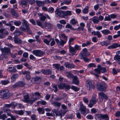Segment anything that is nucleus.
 I'll return each instance as SVG.
<instances>
[{
	"label": "nucleus",
	"mask_w": 120,
	"mask_h": 120,
	"mask_svg": "<svg viewBox=\"0 0 120 120\" xmlns=\"http://www.w3.org/2000/svg\"><path fill=\"white\" fill-rule=\"evenodd\" d=\"M0 95L2 96L1 98L6 99L9 98L12 95L11 93L9 92L7 89L3 90L0 91Z\"/></svg>",
	"instance_id": "nucleus-1"
},
{
	"label": "nucleus",
	"mask_w": 120,
	"mask_h": 120,
	"mask_svg": "<svg viewBox=\"0 0 120 120\" xmlns=\"http://www.w3.org/2000/svg\"><path fill=\"white\" fill-rule=\"evenodd\" d=\"M97 95L94 94L93 95L92 98L89 101V103L88 104V106L90 108H92L93 106L96 104L98 101V99H96Z\"/></svg>",
	"instance_id": "nucleus-2"
},
{
	"label": "nucleus",
	"mask_w": 120,
	"mask_h": 120,
	"mask_svg": "<svg viewBox=\"0 0 120 120\" xmlns=\"http://www.w3.org/2000/svg\"><path fill=\"white\" fill-rule=\"evenodd\" d=\"M97 88L99 91H105L106 88V84L104 82H102L97 85Z\"/></svg>",
	"instance_id": "nucleus-3"
},
{
	"label": "nucleus",
	"mask_w": 120,
	"mask_h": 120,
	"mask_svg": "<svg viewBox=\"0 0 120 120\" xmlns=\"http://www.w3.org/2000/svg\"><path fill=\"white\" fill-rule=\"evenodd\" d=\"M95 118L101 120H109V116L107 114H96L95 115Z\"/></svg>",
	"instance_id": "nucleus-4"
},
{
	"label": "nucleus",
	"mask_w": 120,
	"mask_h": 120,
	"mask_svg": "<svg viewBox=\"0 0 120 120\" xmlns=\"http://www.w3.org/2000/svg\"><path fill=\"white\" fill-rule=\"evenodd\" d=\"M95 85L93 82L91 81H87V86L88 90L90 91L95 88Z\"/></svg>",
	"instance_id": "nucleus-5"
},
{
	"label": "nucleus",
	"mask_w": 120,
	"mask_h": 120,
	"mask_svg": "<svg viewBox=\"0 0 120 120\" xmlns=\"http://www.w3.org/2000/svg\"><path fill=\"white\" fill-rule=\"evenodd\" d=\"M90 55V53L88 52L87 49L84 48L83 49L82 52L80 53L79 56L80 59H82L83 58V57H87L89 56Z\"/></svg>",
	"instance_id": "nucleus-6"
},
{
	"label": "nucleus",
	"mask_w": 120,
	"mask_h": 120,
	"mask_svg": "<svg viewBox=\"0 0 120 120\" xmlns=\"http://www.w3.org/2000/svg\"><path fill=\"white\" fill-rule=\"evenodd\" d=\"M32 52L34 55L38 57H42L45 54L44 51L39 50H34Z\"/></svg>",
	"instance_id": "nucleus-7"
},
{
	"label": "nucleus",
	"mask_w": 120,
	"mask_h": 120,
	"mask_svg": "<svg viewBox=\"0 0 120 120\" xmlns=\"http://www.w3.org/2000/svg\"><path fill=\"white\" fill-rule=\"evenodd\" d=\"M55 14L60 18H64V11L59 9H56L55 11Z\"/></svg>",
	"instance_id": "nucleus-8"
},
{
	"label": "nucleus",
	"mask_w": 120,
	"mask_h": 120,
	"mask_svg": "<svg viewBox=\"0 0 120 120\" xmlns=\"http://www.w3.org/2000/svg\"><path fill=\"white\" fill-rule=\"evenodd\" d=\"M100 102H102L104 98L106 100L108 99V97L103 92H99L98 94Z\"/></svg>",
	"instance_id": "nucleus-9"
},
{
	"label": "nucleus",
	"mask_w": 120,
	"mask_h": 120,
	"mask_svg": "<svg viewBox=\"0 0 120 120\" xmlns=\"http://www.w3.org/2000/svg\"><path fill=\"white\" fill-rule=\"evenodd\" d=\"M0 50L2 53H6L7 54L11 53V49L9 47H5L4 48H2V47H0Z\"/></svg>",
	"instance_id": "nucleus-10"
},
{
	"label": "nucleus",
	"mask_w": 120,
	"mask_h": 120,
	"mask_svg": "<svg viewBox=\"0 0 120 120\" xmlns=\"http://www.w3.org/2000/svg\"><path fill=\"white\" fill-rule=\"evenodd\" d=\"M25 83L23 82L19 81L16 83L12 86V87L14 88H16L18 87H23L24 86Z\"/></svg>",
	"instance_id": "nucleus-11"
},
{
	"label": "nucleus",
	"mask_w": 120,
	"mask_h": 120,
	"mask_svg": "<svg viewBox=\"0 0 120 120\" xmlns=\"http://www.w3.org/2000/svg\"><path fill=\"white\" fill-rule=\"evenodd\" d=\"M30 72L29 71H22V73L23 75H26V78L27 80H29L30 79L31 76L30 75Z\"/></svg>",
	"instance_id": "nucleus-12"
},
{
	"label": "nucleus",
	"mask_w": 120,
	"mask_h": 120,
	"mask_svg": "<svg viewBox=\"0 0 120 120\" xmlns=\"http://www.w3.org/2000/svg\"><path fill=\"white\" fill-rule=\"evenodd\" d=\"M41 71L43 74L45 75H48L51 74L52 73V71L50 69H42L41 70Z\"/></svg>",
	"instance_id": "nucleus-13"
},
{
	"label": "nucleus",
	"mask_w": 120,
	"mask_h": 120,
	"mask_svg": "<svg viewBox=\"0 0 120 120\" xmlns=\"http://www.w3.org/2000/svg\"><path fill=\"white\" fill-rule=\"evenodd\" d=\"M72 82L73 83L76 85H78L79 84V81L78 79L77 76L75 75L72 78Z\"/></svg>",
	"instance_id": "nucleus-14"
},
{
	"label": "nucleus",
	"mask_w": 120,
	"mask_h": 120,
	"mask_svg": "<svg viewBox=\"0 0 120 120\" xmlns=\"http://www.w3.org/2000/svg\"><path fill=\"white\" fill-rule=\"evenodd\" d=\"M14 41L15 43L20 45L22 43V41L19 38L15 37L14 38Z\"/></svg>",
	"instance_id": "nucleus-15"
},
{
	"label": "nucleus",
	"mask_w": 120,
	"mask_h": 120,
	"mask_svg": "<svg viewBox=\"0 0 120 120\" xmlns=\"http://www.w3.org/2000/svg\"><path fill=\"white\" fill-rule=\"evenodd\" d=\"M70 23L74 26L75 25H77L78 26H79L78 21L74 18L70 20Z\"/></svg>",
	"instance_id": "nucleus-16"
},
{
	"label": "nucleus",
	"mask_w": 120,
	"mask_h": 120,
	"mask_svg": "<svg viewBox=\"0 0 120 120\" xmlns=\"http://www.w3.org/2000/svg\"><path fill=\"white\" fill-rule=\"evenodd\" d=\"M90 20L92 21L94 24H98L99 22L98 17L96 16L94 17Z\"/></svg>",
	"instance_id": "nucleus-17"
},
{
	"label": "nucleus",
	"mask_w": 120,
	"mask_h": 120,
	"mask_svg": "<svg viewBox=\"0 0 120 120\" xmlns=\"http://www.w3.org/2000/svg\"><path fill=\"white\" fill-rule=\"evenodd\" d=\"M92 35L94 36L97 35L98 38H100L102 37L101 35L100 32L98 31H93L91 33Z\"/></svg>",
	"instance_id": "nucleus-18"
},
{
	"label": "nucleus",
	"mask_w": 120,
	"mask_h": 120,
	"mask_svg": "<svg viewBox=\"0 0 120 120\" xmlns=\"http://www.w3.org/2000/svg\"><path fill=\"white\" fill-rule=\"evenodd\" d=\"M67 111H66L61 110L60 111H58L56 115L60 116L61 117L64 116Z\"/></svg>",
	"instance_id": "nucleus-19"
},
{
	"label": "nucleus",
	"mask_w": 120,
	"mask_h": 120,
	"mask_svg": "<svg viewBox=\"0 0 120 120\" xmlns=\"http://www.w3.org/2000/svg\"><path fill=\"white\" fill-rule=\"evenodd\" d=\"M51 104L53 105L54 106L56 107H57V108H59L61 105V103H60L54 101H51Z\"/></svg>",
	"instance_id": "nucleus-20"
},
{
	"label": "nucleus",
	"mask_w": 120,
	"mask_h": 120,
	"mask_svg": "<svg viewBox=\"0 0 120 120\" xmlns=\"http://www.w3.org/2000/svg\"><path fill=\"white\" fill-rule=\"evenodd\" d=\"M45 26L47 27V29L49 30L50 31L53 28V25L50 23L49 22H46L45 23Z\"/></svg>",
	"instance_id": "nucleus-21"
},
{
	"label": "nucleus",
	"mask_w": 120,
	"mask_h": 120,
	"mask_svg": "<svg viewBox=\"0 0 120 120\" xmlns=\"http://www.w3.org/2000/svg\"><path fill=\"white\" fill-rule=\"evenodd\" d=\"M64 66L68 68H72L75 67L74 65L73 64H70L68 63H65L64 64Z\"/></svg>",
	"instance_id": "nucleus-22"
},
{
	"label": "nucleus",
	"mask_w": 120,
	"mask_h": 120,
	"mask_svg": "<svg viewBox=\"0 0 120 120\" xmlns=\"http://www.w3.org/2000/svg\"><path fill=\"white\" fill-rule=\"evenodd\" d=\"M11 12L12 15L13 16L16 17H18L19 16V15L14 9H11Z\"/></svg>",
	"instance_id": "nucleus-23"
},
{
	"label": "nucleus",
	"mask_w": 120,
	"mask_h": 120,
	"mask_svg": "<svg viewBox=\"0 0 120 120\" xmlns=\"http://www.w3.org/2000/svg\"><path fill=\"white\" fill-rule=\"evenodd\" d=\"M22 21L23 22L22 23V24L23 26H25L26 28H27L29 27V24L26 20L24 19H23L22 20Z\"/></svg>",
	"instance_id": "nucleus-24"
},
{
	"label": "nucleus",
	"mask_w": 120,
	"mask_h": 120,
	"mask_svg": "<svg viewBox=\"0 0 120 120\" xmlns=\"http://www.w3.org/2000/svg\"><path fill=\"white\" fill-rule=\"evenodd\" d=\"M86 108L85 106H83L82 107L80 108V110L82 113L85 116L87 113L86 112Z\"/></svg>",
	"instance_id": "nucleus-25"
},
{
	"label": "nucleus",
	"mask_w": 120,
	"mask_h": 120,
	"mask_svg": "<svg viewBox=\"0 0 120 120\" xmlns=\"http://www.w3.org/2000/svg\"><path fill=\"white\" fill-rule=\"evenodd\" d=\"M100 65H98L97 66V68L94 69V71L95 73L98 74H100L101 73V70L100 69Z\"/></svg>",
	"instance_id": "nucleus-26"
},
{
	"label": "nucleus",
	"mask_w": 120,
	"mask_h": 120,
	"mask_svg": "<svg viewBox=\"0 0 120 120\" xmlns=\"http://www.w3.org/2000/svg\"><path fill=\"white\" fill-rule=\"evenodd\" d=\"M61 2L60 4L61 6H62L64 4H67L68 5L71 2V0H64L61 1Z\"/></svg>",
	"instance_id": "nucleus-27"
},
{
	"label": "nucleus",
	"mask_w": 120,
	"mask_h": 120,
	"mask_svg": "<svg viewBox=\"0 0 120 120\" xmlns=\"http://www.w3.org/2000/svg\"><path fill=\"white\" fill-rule=\"evenodd\" d=\"M118 47V44L114 43L111 45L109 46L108 48L109 49L116 48Z\"/></svg>",
	"instance_id": "nucleus-28"
},
{
	"label": "nucleus",
	"mask_w": 120,
	"mask_h": 120,
	"mask_svg": "<svg viewBox=\"0 0 120 120\" xmlns=\"http://www.w3.org/2000/svg\"><path fill=\"white\" fill-rule=\"evenodd\" d=\"M22 32L18 30H15L14 33L13 34L15 37H17L22 34Z\"/></svg>",
	"instance_id": "nucleus-29"
},
{
	"label": "nucleus",
	"mask_w": 120,
	"mask_h": 120,
	"mask_svg": "<svg viewBox=\"0 0 120 120\" xmlns=\"http://www.w3.org/2000/svg\"><path fill=\"white\" fill-rule=\"evenodd\" d=\"M18 76V75L17 74L13 75L11 77V82H15V81L16 79L17 78Z\"/></svg>",
	"instance_id": "nucleus-30"
},
{
	"label": "nucleus",
	"mask_w": 120,
	"mask_h": 120,
	"mask_svg": "<svg viewBox=\"0 0 120 120\" xmlns=\"http://www.w3.org/2000/svg\"><path fill=\"white\" fill-rule=\"evenodd\" d=\"M102 33L104 35H108L110 33V31L107 29L101 31Z\"/></svg>",
	"instance_id": "nucleus-31"
},
{
	"label": "nucleus",
	"mask_w": 120,
	"mask_h": 120,
	"mask_svg": "<svg viewBox=\"0 0 120 120\" xmlns=\"http://www.w3.org/2000/svg\"><path fill=\"white\" fill-rule=\"evenodd\" d=\"M37 110L39 114H43L45 113L44 109L42 108H39L37 109Z\"/></svg>",
	"instance_id": "nucleus-32"
},
{
	"label": "nucleus",
	"mask_w": 120,
	"mask_h": 120,
	"mask_svg": "<svg viewBox=\"0 0 120 120\" xmlns=\"http://www.w3.org/2000/svg\"><path fill=\"white\" fill-rule=\"evenodd\" d=\"M37 100V98L35 97L32 100V99H28L27 101L26 102L28 103H30L31 104H32L35 101H36Z\"/></svg>",
	"instance_id": "nucleus-33"
},
{
	"label": "nucleus",
	"mask_w": 120,
	"mask_h": 120,
	"mask_svg": "<svg viewBox=\"0 0 120 120\" xmlns=\"http://www.w3.org/2000/svg\"><path fill=\"white\" fill-rule=\"evenodd\" d=\"M41 79V78L40 77H35L33 78L31 80V82H36L37 81L40 80Z\"/></svg>",
	"instance_id": "nucleus-34"
},
{
	"label": "nucleus",
	"mask_w": 120,
	"mask_h": 120,
	"mask_svg": "<svg viewBox=\"0 0 120 120\" xmlns=\"http://www.w3.org/2000/svg\"><path fill=\"white\" fill-rule=\"evenodd\" d=\"M24 99L23 101L26 102L28 100L29 98V95L28 94L26 93V95L24 96Z\"/></svg>",
	"instance_id": "nucleus-35"
},
{
	"label": "nucleus",
	"mask_w": 120,
	"mask_h": 120,
	"mask_svg": "<svg viewBox=\"0 0 120 120\" xmlns=\"http://www.w3.org/2000/svg\"><path fill=\"white\" fill-rule=\"evenodd\" d=\"M36 3L37 6H43L44 5V3L43 1H36Z\"/></svg>",
	"instance_id": "nucleus-36"
},
{
	"label": "nucleus",
	"mask_w": 120,
	"mask_h": 120,
	"mask_svg": "<svg viewBox=\"0 0 120 120\" xmlns=\"http://www.w3.org/2000/svg\"><path fill=\"white\" fill-rule=\"evenodd\" d=\"M46 102L42 100H41V101H38L37 102V104H40L41 105H45L46 104Z\"/></svg>",
	"instance_id": "nucleus-37"
},
{
	"label": "nucleus",
	"mask_w": 120,
	"mask_h": 120,
	"mask_svg": "<svg viewBox=\"0 0 120 120\" xmlns=\"http://www.w3.org/2000/svg\"><path fill=\"white\" fill-rule=\"evenodd\" d=\"M51 41L50 45L51 46H53L55 44V42L54 38H50V42Z\"/></svg>",
	"instance_id": "nucleus-38"
},
{
	"label": "nucleus",
	"mask_w": 120,
	"mask_h": 120,
	"mask_svg": "<svg viewBox=\"0 0 120 120\" xmlns=\"http://www.w3.org/2000/svg\"><path fill=\"white\" fill-rule=\"evenodd\" d=\"M64 15L65 16L71 15H72L71 11H64Z\"/></svg>",
	"instance_id": "nucleus-39"
},
{
	"label": "nucleus",
	"mask_w": 120,
	"mask_h": 120,
	"mask_svg": "<svg viewBox=\"0 0 120 120\" xmlns=\"http://www.w3.org/2000/svg\"><path fill=\"white\" fill-rule=\"evenodd\" d=\"M14 24L16 26H19L21 24V22L20 20L15 21L14 22Z\"/></svg>",
	"instance_id": "nucleus-40"
},
{
	"label": "nucleus",
	"mask_w": 120,
	"mask_h": 120,
	"mask_svg": "<svg viewBox=\"0 0 120 120\" xmlns=\"http://www.w3.org/2000/svg\"><path fill=\"white\" fill-rule=\"evenodd\" d=\"M89 7L88 6H86L84 9L82 10V11L83 13L85 14L89 12Z\"/></svg>",
	"instance_id": "nucleus-41"
},
{
	"label": "nucleus",
	"mask_w": 120,
	"mask_h": 120,
	"mask_svg": "<svg viewBox=\"0 0 120 120\" xmlns=\"http://www.w3.org/2000/svg\"><path fill=\"white\" fill-rule=\"evenodd\" d=\"M65 27L67 28H69L71 30H76V29H74L72 26L69 23H68L66 25Z\"/></svg>",
	"instance_id": "nucleus-42"
},
{
	"label": "nucleus",
	"mask_w": 120,
	"mask_h": 120,
	"mask_svg": "<svg viewBox=\"0 0 120 120\" xmlns=\"http://www.w3.org/2000/svg\"><path fill=\"white\" fill-rule=\"evenodd\" d=\"M66 73L67 74V75H66V76L69 78L72 79L74 76H75L74 75L70 72H68Z\"/></svg>",
	"instance_id": "nucleus-43"
},
{
	"label": "nucleus",
	"mask_w": 120,
	"mask_h": 120,
	"mask_svg": "<svg viewBox=\"0 0 120 120\" xmlns=\"http://www.w3.org/2000/svg\"><path fill=\"white\" fill-rule=\"evenodd\" d=\"M39 16L40 17V20L41 21H44L45 20L46 18V17L43 15L42 14H40L39 15Z\"/></svg>",
	"instance_id": "nucleus-44"
},
{
	"label": "nucleus",
	"mask_w": 120,
	"mask_h": 120,
	"mask_svg": "<svg viewBox=\"0 0 120 120\" xmlns=\"http://www.w3.org/2000/svg\"><path fill=\"white\" fill-rule=\"evenodd\" d=\"M59 88L60 89H63L64 88L65 86V84L60 83L58 85Z\"/></svg>",
	"instance_id": "nucleus-45"
},
{
	"label": "nucleus",
	"mask_w": 120,
	"mask_h": 120,
	"mask_svg": "<svg viewBox=\"0 0 120 120\" xmlns=\"http://www.w3.org/2000/svg\"><path fill=\"white\" fill-rule=\"evenodd\" d=\"M53 65L54 67L56 69L58 70H60V64H54Z\"/></svg>",
	"instance_id": "nucleus-46"
},
{
	"label": "nucleus",
	"mask_w": 120,
	"mask_h": 120,
	"mask_svg": "<svg viewBox=\"0 0 120 120\" xmlns=\"http://www.w3.org/2000/svg\"><path fill=\"white\" fill-rule=\"evenodd\" d=\"M69 51L71 52H74L75 51L74 47L71 46V45H69Z\"/></svg>",
	"instance_id": "nucleus-47"
},
{
	"label": "nucleus",
	"mask_w": 120,
	"mask_h": 120,
	"mask_svg": "<svg viewBox=\"0 0 120 120\" xmlns=\"http://www.w3.org/2000/svg\"><path fill=\"white\" fill-rule=\"evenodd\" d=\"M71 88L76 92L78 91L79 89V88L73 86H71Z\"/></svg>",
	"instance_id": "nucleus-48"
},
{
	"label": "nucleus",
	"mask_w": 120,
	"mask_h": 120,
	"mask_svg": "<svg viewBox=\"0 0 120 120\" xmlns=\"http://www.w3.org/2000/svg\"><path fill=\"white\" fill-rule=\"evenodd\" d=\"M91 44V42L89 41H87L86 43H82V47H84L85 46H86L90 45Z\"/></svg>",
	"instance_id": "nucleus-49"
},
{
	"label": "nucleus",
	"mask_w": 120,
	"mask_h": 120,
	"mask_svg": "<svg viewBox=\"0 0 120 120\" xmlns=\"http://www.w3.org/2000/svg\"><path fill=\"white\" fill-rule=\"evenodd\" d=\"M67 41L65 40H63L62 39L60 40V45L63 46L67 42Z\"/></svg>",
	"instance_id": "nucleus-50"
},
{
	"label": "nucleus",
	"mask_w": 120,
	"mask_h": 120,
	"mask_svg": "<svg viewBox=\"0 0 120 120\" xmlns=\"http://www.w3.org/2000/svg\"><path fill=\"white\" fill-rule=\"evenodd\" d=\"M114 59L118 61H120V56L118 55H116L114 57Z\"/></svg>",
	"instance_id": "nucleus-51"
},
{
	"label": "nucleus",
	"mask_w": 120,
	"mask_h": 120,
	"mask_svg": "<svg viewBox=\"0 0 120 120\" xmlns=\"http://www.w3.org/2000/svg\"><path fill=\"white\" fill-rule=\"evenodd\" d=\"M100 68L101 72L102 73H104L106 72V69L105 68L102 67L100 65Z\"/></svg>",
	"instance_id": "nucleus-52"
},
{
	"label": "nucleus",
	"mask_w": 120,
	"mask_h": 120,
	"mask_svg": "<svg viewBox=\"0 0 120 120\" xmlns=\"http://www.w3.org/2000/svg\"><path fill=\"white\" fill-rule=\"evenodd\" d=\"M7 118V116L5 114H4L0 116V119H2L3 120H5Z\"/></svg>",
	"instance_id": "nucleus-53"
},
{
	"label": "nucleus",
	"mask_w": 120,
	"mask_h": 120,
	"mask_svg": "<svg viewBox=\"0 0 120 120\" xmlns=\"http://www.w3.org/2000/svg\"><path fill=\"white\" fill-rule=\"evenodd\" d=\"M21 4L23 7H24V6H26L27 4L26 1L24 0H22L21 2Z\"/></svg>",
	"instance_id": "nucleus-54"
},
{
	"label": "nucleus",
	"mask_w": 120,
	"mask_h": 120,
	"mask_svg": "<svg viewBox=\"0 0 120 120\" xmlns=\"http://www.w3.org/2000/svg\"><path fill=\"white\" fill-rule=\"evenodd\" d=\"M44 42L48 45H50V39L48 40L47 39H44L43 40Z\"/></svg>",
	"instance_id": "nucleus-55"
},
{
	"label": "nucleus",
	"mask_w": 120,
	"mask_h": 120,
	"mask_svg": "<svg viewBox=\"0 0 120 120\" xmlns=\"http://www.w3.org/2000/svg\"><path fill=\"white\" fill-rule=\"evenodd\" d=\"M111 20V18L110 15H108V16H106L105 17L104 20L105 21H109Z\"/></svg>",
	"instance_id": "nucleus-56"
},
{
	"label": "nucleus",
	"mask_w": 120,
	"mask_h": 120,
	"mask_svg": "<svg viewBox=\"0 0 120 120\" xmlns=\"http://www.w3.org/2000/svg\"><path fill=\"white\" fill-rule=\"evenodd\" d=\"M25 32H27L28 34H31L32 33V31L30 30L29 27L26 28V31Z\"/></svg>",
	"instance_id": "nucleus-57"
},
{
	"label": "nucleus",
	"mask_w": 120,
	"mask_h": 120,
	"mask_svg": "<svg viewBox=\"0 0 120 120\" xmlns=\"http://www.w3.org/2000/svg\"><path fill=\"white\" fill-rule=\"evenodd\" d=\"M52 87L55 89V90H54V92L55 93L58 90L57 85L54 84H53L52 85Z\"/></svg>",
	"instance_id": "nucleus-58"
},
{
	"label": "nucleus",
	"mask_w": 120,
	"mask_h": 120,
	"mask_svg": "<svg viewBox=\"0 0 120 120\" xmlns=\"http://www.w3.org/2000/svg\"><path fill=\"white\" fill-rule=\"evenodd\" d=\"M3 110L4 112L6 113H8L10 111V110L9 109L6 107H4V108Z\"/></svg>",
	"instance_id": "nucleus-59"
},
{
	"label": "nucleus",
	"mask_w": 120,
	"mask_h": 120,
	"mask_svg": "<svg viewBox=\"0 0 120 120\" xmlns=\"http://www.w3.org/2000/svg\"><path fill=\"white\" fill-rule=\"evenodd\" d=\"M54 11V8L52 7H50L48 9V11L49 12L52 13Z\"/></svg>",
	"instance_id": "nucleus-60"
},
{
	"label": "nucleus",
	"mask_w": 120,
	"mask_h": 120,
	"mask_svg": "<svg viewBox=\"0 0 120 120\" xmlns=\"http://www.w3.org/2000/svg\"><path fill=\"white\" fill-rule=\"evenodd\" d=\"M9 83V81L8 80L2 81H1L2 83L4 85H6Z\"/></svg>",
	"instance_id": "nucleus-61"
},
{
	"label": "nucleus",
	"mask_w": 120,
	"mask_h": 120,
	"mask_svg": "<svg viewBox=\"0 0 120 120\" xmlns=\"http://www.w3.org/2000/svg\"><path fill=\"white\" fill-rule=\"evenodd\" d=\"M24 26H21L20 27V30L23 31H26V28L24 27Z\"/></svg>",
	"instance_id": "nucleus-62"
},
{
	"label": "nucleus",
	"mask_w": 120,
	"mask_h": 120,
	"mask_svg": "<svg viewBox=\"0 0 120 120\" xmlns=\"http://www.w3.org/2000/svg\"><path fill=\"white\" fill-rule=\"evenodd\" d=\"M74 47L76 51V50H79L80 49L81 46L78 45H75Z\"/></svg>",
	"instance_id": "nucleus-63"
},
{
	"label": "nucleus",
	"mask_w": 120,
	"mask_h": 120,
	"mask_svg": "<svg viewBox=\"0 0 120 120\" xmlns=\"http://www.w3.org/2000/svg\"><path fill=\"white\" fill-rule=\"evenodd\" d=\"M64 88H65L66 90H68L71 88V86L69 85H66L65 84V86Z\"/></svg>",
	"instance_id": "nucleus-64"
}]
</instances>
